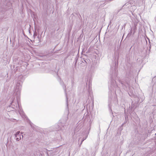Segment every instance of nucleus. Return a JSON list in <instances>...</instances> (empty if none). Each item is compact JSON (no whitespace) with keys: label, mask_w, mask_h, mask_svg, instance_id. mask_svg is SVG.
<instances>
[{"label":"nucleus","mask_w":156,"mask_h":156,"mask_svg":"<svg viewBox=\"0 0 156 156\" xmlns=\"http://www.w3.org/2000/svg\"><path fill=\"white\" fill-rule=\"evenodd\" d=\"M71 83H72V87H73L74 86V81L73 79L71 80Z\"/></svg>","instance_id":"obj_13"},{"label":"nucleus","mask_w":156,"mask_h":156,"mask_svg":"<svg viewBox=\"0 0 156 156\" xmlns=\"http://www.w3.org/2000/svg\"><path fill=\"white\" fill-rule=\"evenodd\" d=\"M63 89H64V91H65V92L66 93V87L65 86H63Z\"/></svg>","instance_id":"obj_16"},{"label":"nucleus","mask_w":156,"mask_h":156,"mask_svg":"<svg viewBox=\"0 0 156 156\" xmlns=\"http://www.w3.org/2000/svg\"><path fill=\"white\" fill-rule=\"evenodd\" d=\"M89 94H90V92L91 91V89L90 86L89 87V88L88 89Z\"/></svg>","instance_id":"obj_14"},{"label":"nucleus","mask_w":156,"mask_h":156,"mask_svg":"<svg viewBox=\"0 0 156 156\" xmlns=\"http://www.w3.org/2000/svg\"><path fill=\"white\" fill-rule=\"evenodd\" d=\"M90 105H89L87 104V107H94V104L93 102L90 103Z\"/></svg>","instance_id":"obj_11"},{"label":"nucleus","mask_w":156,"mask_h":156,"mask_svg":"<svg viewBox=\"0 0 156 156\" xmlns=\"http://www.w3.org/2000/svg\"><path fill=\"white\" fill-rule=\"evenodd\" d=\"M143 61L142 58H139L137 60V62H139V63L142 62Z\"/></svg>","instance_id":"obj_10"},{"label":"nucleus","mask_w":156,"mask_h":156,"mask_svg":"<svg viewBox=\"0 0 156 156\" xmlns=\"http://www.w3.org/2000/svg\"><path fill=\"white\" fill-rule=\"evenodd\" d=\"M121 84L123 87V86L124 85V86H125L126 87H127V86H128V84H126L125 85L123 84L122 83Z\"/></svg>","instance_id":"obj_15"},{"label":"nucleus","mask_w":156,"mask_h":156,"mask_svg":"<svg viewBox=\"0 0 156 156\" xmlns=\"http://www.w3.org/2000/svg\"><path fill=\"white\" fill-rule=\"evenodd\" d=\"M76 62H77V61H76L75 62V66H76Z\"/></svg>","instance_id":"obj_19"},{"label":"nucleus","mask_w":156,"mask_h":156,"mask_svg":"<svg viewBox=\"0 0 156 156\" xmlns=\"http://www.w3.org/2000/svg\"><path fill=\"white\" fill-rule=\"evenodd\" d=\"M18 112L21 116L24 119H26L28 122H29L31 127L33 128V129H35L34 125V124L30 122V120L28 119L27 117L25 115L23 111L22 108H17Z\"/></svg>","instance_id":"obj_4"},{"label":"nucleus","mask_w":156,"mask_h":156,"mask_svg":"<svg viewBox=\"0 0 156 156\" xmlns=\"http://www.w3.org/2000/svg\"><path fill=\"white\" fill-rule=\"evenodd\" d=\"M68 111H69V110L67 109V110L66 114H67V115H68V114H69V113L68 112Z\"/></svg>","instance_id":"obj_18"},{"label":"nucleus","mask_w":156,"mask_h":156,"mask_svg":"<svg viewBox=\"0 0 156 156\" xmlns=\"http://www.w3.org/2000/svg\"><path fill=\"white\" fill-rule=\"evenodd\" d=\"M116 76V75L115 74V76Z\"/></svg>","instance_id":"obj_20"},{"label":"nucleus","mask_w":156,"mask_h":156,"mask_svg":"<svg viewBox=\"0 0 156 156\" xmlns=\"http://www.w3.org/2000/svg\"><path fill=\"white\" fill-rule=\"evenodd\" d=\"M112 101H110V99H109L108 102V105L109 107H111L112 106H114L113 105V103H112Z\"/></svg>","instance_id":"obj_9"},{"label":"nucleus","mask_w":156,"mask_h":156,"mask_svg":"<svg viewBox=\"0 0 156 156\" xmlns=\"http://www.w3.org/2000/svg\"><path fill=\"white\" fill-rule=\"evenodd\" d=\"M23 135H22V137L23 138Z\"/></svg>","instance_id":"obj_21"},{"label":"nucleus","mask_w":156,"mask_h":156,"mask_svg":"<svg viewBox=\"0 0 156 156\" xmlns=\"http://www.w3.org/2000/svg\"><path fill=\"white\" fill-rule=\"evenodd\" d=\"M23 77L22 76H20L18 78V81L17 82L14 94L17 95L16 99L13 96L10 99V105L9 107H13V106L16 107H21V106L20 102V96L21 89V85L23 79L20 80V79Z\"/></svg>","instance_id":"obj_1"},{"label":"nucleus","mask_w":156,"mask_h":156,"mask_svg":"<svg viewBox=\"0 0 156 156\" xmlns=\"http://www.w3.org/2000/svg\"><path fill=\"white\" fill-rule=\"evenodd\" d=\"M20 132L18 131L15 134V137H16V140L17 141H19L21 139V136L20 135Z\"/></svg>","instance_id":"obj_7"},{"label":"nucleus","mask_w":156,"mask_h":156,"mask_svg":"<svg viewBox=\"0 0 156 156\" xmlns=\"http://www.w3.org/2000/svg\"><path fill=\"white\" fill-rule=\"evenodd\" d=\"M90 86V85H89V86Z\"/></svg>","instance_id":"obj_22"},{"label":"nucleus","mask_w":156,"mask_h":156,"mask_svg":"<svg viewBox=\"0 0 156 156\" xmlns=\"http://www.w3.org/2000/svg\"><path fill=\"white\" fill-rule=\"evenodd\" d=\"M117 88H118V85L115 80H114L113 75H112L111 85L109 87V89L111 92H115Z\"/></svg>","instance_id":"obj_5"},{"label":"nucleus","mask_w":156,"mask_h":156,"mask_svg":"<svg viewBox=\"0 0 156 156\" xmlns=\"http://www.w3.org/2000/svg\"><path fill=\"white\" fill-rule=\"evenodd\" d=\"M5 1L4 2V0L3 1V7H0V21L2 20H5L7 18V16L5 14V9H9L8 8L9 7H11V4L9 1L6 0H5Z\"/></svg>","instance_id":"obj_2"},{"label":"nucleus","mask_w":156,"mask_h":156,"mask_svg":"<svg viewBox=\"0 0 156 156\" xmlns=\"http://www.w3.org/2000/svg\"><path fill=\"white\" fill-rule=\"evenodd\" d=\"M132 29H131L130 32L129 33H128V34L127 36V37L128 36L130 37L131 35L132 34Z\"/></svg>","instance_id":"obj_12"},{"label":"nucleus","mask_w":156,"mask_h":156,"mask_svg":"<svg viewBox=\"0 0 156 156\" xmlns=\"http://www.w3.org/2000/svg\"><path fill=\"white\" fill-rule=\"evenodd\" d=\"M136 25H137L136 23H134V26L135 27H136Z\"/></svg>","instance_id":"obj_17"},{"label":"nucleus","mask_w":156,"mask_h":156,"mask_svg":"<svg viewBox=\"0 0 156 156\" xmlns=\"http://www.w3.org/2000/svg\"><path fill=\"white\" fill-rule=\"evenodd\" d=\"M68 119V117H66L64 119H62L60 120L58 125L56 126V128L57 130H63L66 128V126L65 125Z\"/></svg>","instance_id":"obj_3"},{"label":"nucleus","mask_w":156,"mask_h":156,"mask_svg":"<svg viewBox=\"0 0 156 156\" xmlns=\"http://www.w3.org/2000/svg\"><path fill=\"white\" fill-rule=\"evenodd\" d=\"M89 133V131L88 132H87L86 133V136L85 137H84L82 139V140L81 141V142L80 144V145H81L82 144V143L83 142V141L85 140H86V138H87V136H88V135Z\"/></svg>","instance_id":"obj_8"},{"label":"nucleus","mask_w":156,"mask_h":156,"mask_svg":"<svg viewBox=\"0 0 156 156\" xmlns=\"http://www.w3.org/2000/svg\"><path fill=\"white\" fill-rule=\"evenodd\" d=\"M133 1L131 0L129 2H127L126 3L125 5L124 6V8L125 7L126 8H130L131 7H132L133 8L135 9V5H136L135 1H134L133 2H132Z\"/></svg>","instance_id":"obj_6"}]
</instances>
